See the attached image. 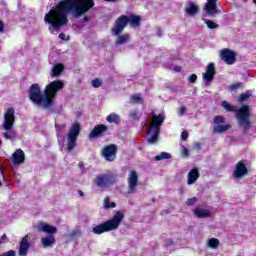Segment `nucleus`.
Returning a JSON list of instances; mask_svg holds the SVG:
<instances>
[{
	"instance_id": "obj_10",
	"label": "nucleus",
	"mask_w": 256,
	"mask_h": 256,
	"mask_svg": "<svg viewBox=\"0 0 256 256\" xmlns=\"http://www.w3.org/2000/svg\"><path fill=\"white\" fill-rule=\"evenodd\" d=\"M109 131V127L105 124H97L88 134V139H99L105 137V134Z\"/></svg>"
},
{
	"instance_id": "obj_49",
	"label": "nucleus",
	"mask_w": 256,
	"mask_h": 256,
	"mask_svg": "<svg viewBox=\"0 0 256 256\" xmlns=\"http://www.w3.org/2000/svg\"><path fill=\"white\" fill-rule=\"evenodd\" d=\"M78 167H79V169H81V171L83 173H85V163L84 162H79Z\"/></svg>"
},
{
	"instance_id": "obj_14",
	"label": "nucleus",
	"mask_w": 256,
	"mask_h": 256,
	"mask_svg": "<svg viewBox=\"0 0 256 256\" xmlns=\"http://www.w3.org/2000/svg\"><path fill=\"white\" fill-rule=\"evenodd\" d=\"M220 57L226 65H233L237 61V54L230 49H224L220 53Z\"/></svg>"
},
{
	"instance_id": "obj_60",
	"label": "nucleus",
	"mask_w": 256,
	"mask_h": 256,
	"mask_svg": "<svg viewBox=\"0 0 256 256\" xmlns=\"http://www.w3.org/2000/svg\"><path fill=\"white\" fill-rule=\"evenodd\" d=\"M152 203H155V198H152Z\"/></svg>"
},
{
	"instance_id": "obj_22",
	"label": "nucleus",
	"mask_w": 256,
	"mask_h": 256,
	"mask_svg": "<svg viewBox=\"0 0 256 256\" xmlns=\"http://www.w3.org/2000/svg\"><path fill=\"white\" fill-rule=\"evenodd\" d=\"M38 231H42V233H48L49 235H55V233H57V227L45 223H40L38 224Z\"/></svg>"
},
{
	"instance_id": "obj_62",
	"label": "nucleus",
	"mask_w": 256,
	"mask_h": 256,
	"mask_svg": "<svg viewBox=\"0 0 256 256\" xmlns=\"http://www.w3.org/2000/svg\"><path fill=\"white\" fill-rule=\"evenodd\" d=\"M0 185H1V182H0Z\"/></svg>"
},
{
	"instance_id": "obj_40",
	"label": "nucleus",
	"mask_w": 256,
	"mask_h": 256,
	"mask_svg": "<svg viewBox=\"0 0 256 256\" xmlns=\"http://www.w3.org/2000/svg\"><path fill=\"white\" fill-rule=\"evenodd\" d=\"M129 117H131V119H140L141 117V113L137 110H132L129 112Z\"/></svg>"
},
{
	"instance_id": "obj_12",
	"label": "nucleus",
	"mask_w": 256,
	"mask_h": 256,
	"mask_svg": "<svg viewBox=\"0 0 256 256\" xmlns=\"http://www.w3.org/2000/svg\"><path fill=\"white\" fill-rule=\"evenodd\" d=\"M165 123V114L156 115L155 112L152 113V121L148 126L149 131H161V125Z\"/></svg>"
},
{
	"instance_id": "obj_18",
	"label": "nucleus",
	"mask_w": 256,
	"mask_h": 256,
	"mask_svg": "<svg viewBox=\"0 0 256 256\" xmlns=\"http://www.w3.org/2000/svg\"><path fill=\"white\" fill-rule=\"evenodd\" d=\"M31 247V243H29V236H24L20 241L19 246V256H27V253L29 252V249Z\"/></svg>"
},
{
	"instance_id": "obj_13",
	"label": "nucleus",
	"mask_w": 256,
	"mask_h": 256,
	"mask_svg": "<svg viewBox=\"0 0 256 256\" xmlns=\"http://www.w3.org/2000/svg\"><path fill=\"white\" fill-rule=\"evenodd\" d=\"M137 185H139V174H137V171L131 170L128 176V194L135 193Z\"/></svg>"
},
{
	"instance_id": "obj_58",
	"label": "nucleus",
	"mask_w": 256,
	"mask_h": 256,
	"mask_svg": "<svg viewBox=\"0 0 256 256\" xmlns=\"http://www.w3.org/2000/svg\"><path fill=\"white\" fill-rule=\"evenodd\" d=\"M1 239H2V240L7 239V234H3V235L1 236Z\"/></svg>"
},
{
	"instance_id": "obj_17",
	"label": "nucleus",
	"mask_w": 256,
	"mask_h": 256,
	"mask_svg": "<svg viewBox=\"0 0 256 256\" xmlns=\"http://www.w3.org/2000/svg\"><path fill=\"white\" fill-rule=\"evenodd\" d=\"M217 1L219 0H207L204 9L206 10L207 15L215 17L219 11L217 10Z\"/></svg>"
},
{
	"instance_id": "obj_59",
	"label": "nucleus",
	"mask_w": 256,
	"mask_h": 256,
	"mask_svg": "<svg viewBox=\"0 0 256 256\" xmlns=\"http://www.w3.org/2000/svg\"><path fill=\"white\" fill-rule=\"evenodd\" d=\"M162 213H169V210H163Z\"/></svg>"
},
{
	"instance_id": "obj_21",
	"label": "nucleus",
	"mask_w": 256,
	"mask_h": 256,
	"mask_svg": "<svg viewBox=\"0 0 256 256\" xmlns=\"http://www.w3.org/2000/svg\"><path fill=\"white\" fill-rule=\"evenodd\" d=\"M199 177H200L199 168L195 167V168L191 169L188 172L187 184L193 185V183H197V179H199Z\"/></svg>"
},
{
	"instance_id": "obj_15",
	"label": "nucleus",
	"mask_w": 256,
	"mask_h": 256,
	"mask_svg": "<svg viewBox=\"0 0 256 256\" xmlns=\"http://www.w3.org/2000/svg\"><path fill=\"white\" fill-rule=\"evenodd\" d=\"M232 175L235 179H241V177H245V175H249V169H247V166L245 165V162L240 160L236 164Z\"/></svg>"
},
{
	"instance_id": "obj_41",
	"label": "nucleus",
	"mask_w": 256,
	"mask_h": 256,
	"mask_svg": "<svg viewBox=\"0 0 256 256\" xmlns=\"http://www.w3.org/2000/svg\"><path fill=\"white\" fill-rule=\"evenodd\" d=\"M214 123L215 125H221V123H225V117L221 115H216L214 117Z\"/></svg>"
},
{
	"instance_id": "obj_44",
	"label": "nucleus",
	"mask_w": 256,
	"mask_h": 256,
	"mask_svg": "<svg viewBox=\"0 0 256 256\" xmlns=\"http://www.w3.org/2000/svg\"><path fill=\"white\" fill-rule=\"evenodd\" d=\"M189 83H197V74H192L188 78Z\"/></svg>"
},
{
	"instance_id": "obj_16",
	"label": "nucleus",
	"mask_w": 256,
	"mask_h": 256,
	"mask_svg": "<svg viewBox=\"0 0 256 256\" xmlns=\"http://www.w3.org/2000/svg\"><path fill=\"white\" fill-rule=\"evenodd\" d=\"M215 75H217V71L215 70V64L209 63L206 67V72L203 73V79L207 83H211L213 79H215Z\"/></svg>"
},
{
	"instance_id": "obj_37",
	"label": "nucleus",
	"mask_w": 256,
	"mask_h": 256,
	"mask_svg": "<svg viewBox=\"0 0 256 256\" xmlns=\"http://www.w3.org/2000/svg\"><path fill=\"white\" fill-rule=\"evenodd\" d=\"M230 91H237L238 89H243V83L242 82H236L234 84H231L229 86Z\"/></svg>"
},
{
	"instance_id": "obj_56",
	"label": "nucleus",
	"mask_w": 256,
	"mask_h": 256,
	"mask_svg": "<svg viewBox=\"0 0 256 256\" xmlns=\"http://www.w3.org/2000/svg\"><path fill=\"white\" fill-rule=\"evenodd\" d=\"M78 194L80 195V197H83L85 195L82 190H78Z\"/></svg>"
},
{
	"instance_id": "obj_34",
	"label": "nucleus",
	"mask_w": 256,
	"mask_h": 256,
	"mask_svg": "<svg viewBox=\"0 0 256 256\" xmlns=\"http://www.w3.org/2000/svg\"><path fill=\"white\" fill-rule=\"evenodd\" d=\"M208 246L210 247V249H217V247H219V239L210 238L208 240Z\"/></svg>"
},
{
	"instance_id": "obj_7",
	"label": "nucleus",
	"mask_w": 256,
	"mask_h": 256,
	"mask_svg": "<svg viewBox=\"0 0 256 256\" xmlns=\"http://www.w3.org/2000/svg\"><path fill=\"white\" fill-rule=\"evenodd\" d=\"M29 99L36 105H42L45 109V94L41 92L39 84H32L29 89Z\"/></svg>"
},
{
	"instance_id": "obj_55",
	"label": "nucleus",
	"mask_w": 256,
	"mask_h": 256,
	"mask_svg": "<svg viewBox=\"0 0 256 256\" xmlns=\"http://www.w3.org/2000/svg\"><path fill=\"white\" fill-rule=\"evenodd\" d=\"M83 21H84V23H89V17L85 16V17L83 18Z\"/></svg>"
},
{
	"instance_id": "obj_28",
	"label": "nucleus",
	"mask_w": 256,
	"mask_h": 256,
	"mask_svg": "<svg viewBox=\"0 0 256 256\" xmlns=\"http://www.w3.org/2000/svg\"><path fill=\"white\" fill-rule=\"evenodd\" d=\"M42 244L45 247H51V245L55 244V237L50 235L48 237L42 238Z\"/></svg>"
},
{
	"instance_id": "obj_27",
	"label": "nucleus",
	"mask_w": 256,
	"mask_h": 256,
	"mask_svg": "<svg viewBox=\"0 0 256 256\" xmlns=\"http://www.w3.org/2000/svg\"><path fill=\"white\" fill-rule=\"evenodd\" d=\"M118 38L116 40V45H125L129 41V35L124 34V35H116Z\"/></svg>"
},
{
	"instance_id": "obj_23",
	"label": "nucleus",
	"mask_w": 256,
	"mask_h": 256,
	"mask_svg": "<svg viewBox=\"0 0 256 256\" xmlns=\"http://www.w3.org/2000/svg\"><path fill=\"white\" fill-rule=\"evenodd\" d=\"M194 215L198 219H207L209 217H212L211 211L207 209H201L199 207H196L194 210Z\"/></svg>"
},
{
	"instance_id": "obj_11",
	"label": "nucleus",
	"mask_w": 256,
	"mask_h": 256,
	"mask_svg": "<svg viewBox=\"0 0 256 256\" xmlns=\"http://www.w3.org/2000/svg\"><path fill=\"white\" fill-rule=\"evenodd\" d=\"M102 156L106 161H115L117 159V145L109 144L102 149Z\"/></svg>"
},
{
	"instance_id": "obj_4",
	"label": "nucleus",
	"mask_w": 256,
	"mask_h": 256,
	"mask_svg": "<svg viewBox=\"0 0 256 256\" xmlns=\"http://www.w3.org/2000/svg\"><path fill=\"white\" fill-rule=\"evenodd\" d=\"M125 215L121 211H117L114 216L101 224H98L92 228L94 235H103V233H109V231H115L119 229V225L123 223Z\"/></svg>"
},
{
	"instance_id": "obj_32",
	"label": "nucleus",
	"mask_w": 256,
	"mask_h": 256,
	"mask_svg": "<svg viewBox=\"0 0 256 256\" xmlns=\"http://www.w3.org/2000/svg\"><path fill=\"white\" fill-rule=\"evenodd\" d=\"M251 97V91H247L245 93H241L238 96V101L240 103H245V101H247V99H249Z\"/></svg>"
},
{
	"instance_id": "obj_39",
	"label": "nucleus",
	"mask_w": 256,
	"mask_h": 256,
	"mask_svg": "<svg viewBox=\"0 0 256 256\" xmlns=\"http://www.w3.org/2000/svg\"><path fill=\"white\" fill-rule=\"evenodd\" d=\"M101 85H103V81H101L99 78H95L92 80V87H94V89H99Z\"/></svg>"
},
{
	"instance_id": "obj_8",
	"label": "nucleus",
	"mask_w": 256,
	"mask_h": 256,
	"mask_svg": "<svg viewBox=\"0 0 256 256\" xmlns=\"http://www.w3.org/2000/svg\"><path fill=\"white\" fill-rule=\"evenodd\" d=\"M117 183V174L107 172L105 174L98 175L95 179V185L97 187H111Z\"/></svg>"
},
{
	"instance_id": "obj_26",
	"label": "nucleus",
	"mask_w": 256,
	"mask_h": 256,
	"mask_svg": "<svg viewBox=\"0 0 256 256\" xmlns=\"http://www.w3.org/2000/svg\"><path fill=\"white\" fill-rule=\"evenodd\" d=\"M106 121H108V123H114V125H119V123H121V118H119V115L111 113L106 117Z\"/></svg>"
},
{
	"instance_id": "obj_38",
	"label": "nucleus",
	"mask_w": 256,
	"mask_h": 256,
	"mask_svg": "<svg viewBox=\"0 0 256 256\" xmlns=\"http://www.w3.org/2000/svg\"><path fill=\"white\" fill-rule=\"evenodd\" d=\"M130 101L131 103L139 104V103H143V98H141L139 95H132L130 97Z\"/></svg>"
},
{
	"instance_id": "obj_20",
	"label": "nucleus",
	"mask_w": 256,
	"mask_h": 256,
	"mask_svg": "<svg viewBox=\"0 0 256 256\" xmlns=\"http://www.w3.org/2000/svg\"><path fill=\"white\" fill-rule=\"evenodd\" d=\"M184 13L188 17H195L199 13V7L194 2H188L184 7Z\"/></svg>"
},
{
	"instance_id": "obj_33",
	"label": "nucleus",
	"mask_w": 256,
	"mask_h": 256,
	"mask_svg": "<svg viewBox=\"0 0 256 256\" xmlns=\"http://www.w3.org/2000/svg\"><path fill=\"white\" fill-rule=\"evenodd\" d=\"M155 161H163V159H171V154L169 152H162L161 154L155 156Z\"/></svg>"
},
{
	"instance_id": "obj_25",
	"label": "nucleus",
	"mask_w": 256,
	"mask_h": 256,
	"mask_svg": "<svg viewBox=\"0 0 256 256\" xmlns=\"http://www.w3.org/2000/svg\"><path fill=\"white\" fill-rule=\"evenodd\" d=\"M148 133H152V136L150 138H148V143H150L151 145L157 143V141H159V134L161 133V130H149L148 128Z\"/></svg>"
},
{
	"instance_id": "obj_42",
	"label": "nucleus",
	"mask_w": 256,
	"mask_h": 256,
	"mask_svg": "<svg viewBox=\"0 0 256 256\" xmlns=\"http://www.w3.org/2000/svg\"><path fill=\"white\" fill-rule=\"evenodd\" d=\"M199 201V199L197 197H192L187 199V201L185 202V205H187V207H191L192 205H195V203H197Z\"/></svg>"
},
{
	"instance_id": "obj_29",
	"label": "nucleus",
	"mask_w": 256,
	"mask_h": 256,
	"mask_svg": "<svg viewBox=\"0 0 256 256\" xmlns=\"http://www.w3.org/2000/svg\"><path fill=\"white\" fill-rule=\"evenodd\" d=\"M229 129H231V125L230 124L217 125L214 128V133H225V131H229Z\"/></svg>"
},
{
	"instance_id": "obj_3",
	"label": "nucleus",
	"mask_w": 256,
	"mask_h": 256,
	"mask_svg": "<svg viewBox=\"0 0 256 256\" xmlns=\"http://www.w3.org/2000/svg\"><path fill=\"white\" fill-rule=\"evenodd\" d=\"M129 23L132 29H139V27H141V16L135 14H130L128 16L125 14L120 15L115 20V23L111 29L112 33L114 35H121Z\"/></svg>"
},
{
	"instance_id": "obj_30",
	"label": "nucleus",
	"mask_w": 256,
	"mask_h": 256,
	"mask_svg": "<svg viewBox=\"0 0 256 256\" xmlns=\"http://www.w3.org/2000/svg\"><path fill=\"white\" fill-rule=\"evenodd\" d=\"M65 129H67V124H55L57 137H61V135H63V133L65 132Z\"/></svg>"
},
{
	"instance_id": "obj_43",
	"label": "nucleus",
	"mask_w": 256,
	"mask_h": 256,
	"mask_svg": "<svg viewBox=\"0 0 256 256\" xmlns=\"http://www.w3.org/2000/svg\"><path fill=\"white\" fill-rule=\"evenodd\" d=\"M187 139H189V132H187V130H184L181 132V140L187 141Z\"/></svg>"
},
{
	"instance_id": "obj_50",
	"label": "nucleus",
	"mask_w": 256,
	"mask_h": 256,
	"mask_svg": "<svg viewBox=\"0 0 256 256\" xmlns=\"http://www.w3.org/2000/svg\"><path fill=\"white\" fill-rule=\"evenodd\" d=\"M0 33H5V23L0 20Z\"/></svg>"
},
{
	"instance_id": "obj_51",
	"label": "nucleus",
	"mask_w": 256,
	"mask_h": 256,
	"mask_svg": "<svg viewBox=\"0 0 256 256\" xmlns=\"http://www.w3.org/2000/svg\"><path fill=\"white\" fill-rule=\"evenodd\" d=\"M70 235H71V237H79V235H81V234L79 231L74 230V231H72V233Z\"/></svg>"
},
{
	"instance_id": "obj_9",
	"label": "nucleus",
	"mask_w": 256,
	"mask_h": 256,
	"mask_svg": "<svg viewBox=\"0 0 256 256\" xmlns=\"http://www.w3.org/2000/svg\"><path fill=\"white\" fill-rule=\"evenodd\" d=\"M13 125H15V109L8 108L4 114V131H11V129H13Z\"/></svg>"
},
{
	"instance_id": "obj_54",
	"label": "nucleus",
	"mask_w": 256,
	"mask_h": 256,
	"mask_svg": "<svg viewBox=\"0 0 256 256\" xmlns=\"http://www.w3.org/2000/svg\"><path fill=\"white\" fill-rule=\"evenodd\" d=\"M174 71H175L176 73L181 72V67H180V66H175V67H174Z\"/></svg>"
},
{
	"instance_id": "obj_24",
	"label": "nucleus",
	"mask_w": 256,
	"mask_h": 256,
	"mask_svg": "<svg viewBox=\"0 0 256 256\" xmlns=\"http://www.w3.org/2000/svg\"><path fill=\"white\" fill-rule=\"evenodd\" d=\"M65 71V66L62 63L55 64L52 68L51 77H60Z\"/></svg>"
},
{
	"instance_id": "obj_47",
	"label": "nucleus",
	"mask_w": 256,
	"mask_h": 256,
	"mask_svg": "<svg viewBox=\"0 0 256 256\" xmlns=\"http://www.w3.org/2000/svg\"><path fill=\"white\" fill-rule=\"evenodd\" d=\"M58 37L61 41H69V36L67 37L65 33H60Z\"/></svg>"
},
{
	"instance_id": "obj_5",
	"label": "nucleus",
	"mask_w": 256,
	"mask_h": 256,
	"mask_svg": "<svg viewBox=\"0 0 256 256\" xmlns=\"http://www.w3.org/2000/svg\"><path fill=\"white\" fill-rule=\"evenodd\" d=\"M65 87V83L61 80L50 82L44 89L45 109H49L53 105V101L57 97V93Z\"/></svg>"
},
{
	"instance_id": "obj_36",
	"label": "nucleus",
	"mask_w": 256,
	"mask_h": 256,
	"mask_svg": "<svg viewBox=\"0 0 256 256\" xmlns=\"http://www.w3.org/2000/svg\"><path fill=\"white\" fill-rule=\"evenodd\" d=\"M205 24L208 29H219V24L215 23L212 20H205Z\"/></svg>"
},
{
	"instance_id": "obj_6",
	"label": "nucleus",
	"mask_w": 256,
	"mask_h": 256,
	"mask_svg": "<svg viewBox=\"0 0 256 256\" xmlns=\"http://www.w3.org/2000/svg\"><path fill=\"white\" fill-rule=\"evenodd\" d=\"M81 133V124L79 122H75L72 124L71 128L68 131L67 136V151H73L77 146V137Z\"/></svg>"
},
{
	"instance_id": "obj_45",
	"label": "nucleus",
	"mask_w": 256,
	"mask_h": 256,
	"mask_svg": "<svg viewBox=\"0 0 256 256\" xmlns=\"http://www.w3.org/2000/svg\"><path fill=\"white\" fill-rule=\"evenodd\" d=\"M0 256H15V250H10L0 254Z\"/></svg>"
},
{
	"instance_id": "obj_46",
	"label": "nucleus",
	"mask_w": 256,
	"mask_h": 256,
	"mask_svg": "<svg viewBox=\"0 0 256 256\" xmlns=\"http://www.w3.org/2000/svg\"><path fill=\"white\" fill-rule=\"evenodd\" d=\"M182 155L184 157H189V149H187L185 146H182Z\"/></svg>"
},
{
	"instance_id": "obj_35",
	"label": "nucleus",
	"mask_w": 256,
	"mask_h": 256,
	"mask_svg": "<svg viewBox=\"0 0 256 256\" xmlns=\"http://www.w3.org/2000/svg\"><path fill=\"white\" fill-rule=\"evenodd\" d=\"M104 207L106 209H115V207H117V204L115 202H110L109 197H106L104 199Z\"/></svg>"
},
{
	"instance_id": "obj_57",
	"label": "nucleus",
	"mask_w": 256,
	"mask_h": 256,
	"mask_svg": "<svg viewBox=\"0 0 256 256\" xmlns=\"http://www.w3.org/2000/svg\"><path fill=\"white\" fill-rule=\"evenodd\" d=\"M104 1H107V3H115V1H118V0H104Z\"/></svg>"
},
{
	"instance_id": "obj_48",
	"label": "nucleus",
	"mask_w": 256,
	"mask_h": 256,
	"mask_svg": "<svg viewBox=\"0 0 256 256\" xmlns=\"http://www.w3.org/2000/svg\"><path fill=\"white\" fill-rule=\"evenodd\" d=\"M185 113H187V108H185V106H182V107L179 109V115H180V116H183V115H185Z\"/></svg>"
},
{
	"instance_id": "obj_2",
	"label": "nucleus",
	"mask_w": 256,
	"mask_h": 256,
	"mask_svg": "<svg viewBox=\"0 0 256 256\" xmlns=\"http://www.w3.org/2000/svg\"><path fill=\"white\" fill-rule=\"evenodd\" d=\"M222 107L228 113H236V119L240 127H243L244 131L251 129V111L249 106L244 105L239 110L235 109V106L231 105L227 100L222 101Z\"/></svg>"
},
{
	"instance_id": "obj_19",
	"label": "nucleus",
	"mask_w": 256,
	"mask_h": 256,
	"mask_svg": "<svg viewBox=\"0 0 256 256\" xmlns=\"http://www.w3.org/2000/svg\"><path fill=\"white\" fill-rule=\"evenodd\" d=\"M13 165H23L25 163V152L22 149H17L12 154Z\"/></svg>"
},
{
	"instance_id": "obj_61",
	"label": "nucleus",
	"mask_w": 256,
	"mask_h": 256,
	"mask_svg": "<svg viewBox=\"0 0 256 256\" xmlns=\"http://www.w3.org/2000/svg\"><path fill=\"white\" fill-rule=\"evenodd\" d=\"M2 143H3V142H2L1 139H0V146L2 145Z\"/></svg>"
},
{
	"instance_id": "obj_52",
	"label": "nucleus",
	"mask_w": 256,
	"mask_h": 256,
	"mask_svg": "<svg viewBox=\"0 0 256 256\" xmlns=\"http://www.w3.org/2000/svg\"><path fill=\"white\" fill-rule=\"evenodd\" d=\"M173 245H175V242L172 239L168 240L166 243V247H173Z\"/></svg>"
},
{
	"instance_id": "obj_53",
	"label": "nucleus",
	"mask_w": 256,
	"mask_h": 256,
	"mask_svg": "<svg viewBox=\"0 0 256 256\" xmlns=\"http://www.w3.org/2000/svg\"><path fill=\"white\" fill-rule=\"evenodd\" d=\"M156 35H157L158 37H163V31H162L161 29H158V30L156 31Z\"/></svg>"
},
{
	"instance_id": "obj_1",
	"label": "nucleus",
	"mask_w": 256,
	"mask_h": 256,
	"mask_svg": "<svg viewBox=\"0 0 256 256\" xmlns=\"http://www.w3.org/2000/svg\"><path fill=\"white\" fill-rule=\"evenodd\" d=\"M93 7H95L93 0H60L45 14L44 23L48 25L51 35H57L62 27L69 25V15L79 19Z\"/></svg>"
},
{
	"instance_id": "obj_31",
	"label": "nucleus",
	"mask_w": 256,
	"mask_h": 256,
	"mask_svg": "<svg viewBox=\"0 0 256 256\" xmlns=\"http://www.w3.org/2000/svg\"><path fill=\"white\" fill-rule=\"evenodd\" d=\"M4 139H7L9 141H15L16 137H17V133H15V131L13 130H8V132H5L3 134Z\"/></svg>"
}]
</instances>
